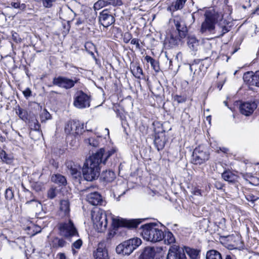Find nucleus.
<instances>
[{
	"mask_svg": "<svg viewBox=\"0 0 259 259\" xmlns=\"http://www.w3.org/2000/svg\"><path fill=\"white\" fill-rule=\"evenodd\" d=\"M60 209L64 213L65 215H68L70 212V203L68 200H62L60 202Z\"/></svg>",
	"mask_w": 259,
	"mask_h": 259,
	"instance_id": "26",
	"label": "nucleus"
},
{
	"mask_svg": "<svg viewBox=\"0 0 259 259\" xmlns=\"http://www.w3.org/2000/svg\"><path fill=\"white\" fill-rule=\"evenodd\" d=\"M29 126L31 130L40 131V125L36 119H32L29 122Z\"/></svg>",
	"mask_w": 259,
	"mask_h": 259,
	"instance_id": "36",
	"label": "nucleus"
},
{
	"mask_svg": "<svg viewBox=\"0 0 259 259\" xmlns=\"http://www.w3.org/2000/svg\"><path fill=\"white\" fill-rule=\"evenodd\" d=\"M187 44L189 47L193 51H196L199 45V41L194 36H190L188 37Z\"/></svg>",
	"mask_w": 259,
	"mask_h": 259,
	"instance_id": "29",
	"label": "nucleus"
},
{
	"mask_svg": "<svg viewBox=\"0 0 259 259\" xmlns=\"http://www.w3.org/2000/svg\"><path fill=\"white\" fill-rule=\"evenodd\" d=\"M230 31V29L227 26H223L222 29L221 34H220L221 36H223L225 33L229 32Z\"/></svg>",
	"mask_w": 259,
	"mask_h": 259,
	"instance_id": "58",
	"label": "nucleus"
},
{
	"mask_svg": "<svg viewBox=\"0 0 259 259\" xmlns=\"http://www.w3.org/2000/svg\"><path fill=\"white\" fill-rule=\"evenodd\" d=\"M140 40L138 38H133L131 40V43L132 45H134L136 46V47L137 49H140V45L139 43Z\"/></svg>",
	"mask_w": 259,
	"mask_h": 259,
	"instance_id": "53",
	"label": "nucleus"
},
{
	"mask_svg": "<svg viewBox=\"0 0 259 259\" xmlns=\"http://www.w3.org/2000/svg\"><path fill=\"white\" fill-rule=\"evenodd\" d=\"M186 1L187 0H177L168 8V10L173 11L181 10L184 7Z\"/></svg>",
	"mask_w": 259,
	"mask_h": 259,
	"instance_id": "25",
	"label": "nucleus"
},
{
	"mask_svg": "<svg viewBox=\"0 0 259 259\" xmlns=\"http://www.w3.org/2000/svg\"><path fill=\"white\" fill-rule=\"evenodd\" d=\"M76 121L69 120L68 121L65 126V132L67 134L74 135L75 128L76 127Z\"/></svg>",
	"mask_w": 259,
	"mask_h": 259,
	"instance_id": "24",
	"label": "nucleus"
},
{
	"mask_svg": "<svg viewBox=\"0 0 259 259\" xmlns=\"http://www.w3.org/2000/svg\"><path fill=\"white\" fill-rule=\"evenodd\" d=\"M223 179L229 182H233L235 181V175L230 170H226L222 174Z\"/></svg>",
	"mask_w": 259,
	"mask_h": 259,
	"instance_id": "33",
	"label": "nucleus"
},
{
	"mask_svg": "<svg viewBox=\"0 0 259 259\" xmlns=\"http://www.w3.org/2000/svg\"><path fill=\"white\" fill-rule=\"evenodd\" d=\"M86 199L93 205H102L104 202L102 195L98 192L90 193L87 195Z\"/></svg>",
	"mask_w": 259,
	"mask_h": 259,
	"instance_id": "12",
	"label": "nucleus"
},
{
	"mask_svg": "<svg viewBox=\"0 0 259 259\" xmlns=\"http://www.w3.org/2000/svg\"><path fill=\"white\" fill-rule=\"evenodd\" d=\"M181 38L180 37L174 36L173 34H170L169 38H167L165 40V43L167 42L169 44V47L170 48H172L175 46H177L179 45V42L181 40Z\"/></svg>",
	"mask_w": 259,
	"mask_h": 259,
	"instance_id": "27",
	"label": "nucleus"
},
{
	"mask_svg": "<svg viewBox=\"0 0 259 259\" xmlns=\"http://www.w3.org/2000/svg\"><path fill=\"white\" fill-rule=\"evenodd\" d=\"M174 21L176 29L178 32L179 36L181 38H185L187 35L188 30L184 22L179 18L174 19Z\"/></svg>",
	"mask_w": 259,
	"mask_h": 259,
	"instance_id": "13",
	"label": "nucleus"
},
{
	"mask_svg": "<svg viewBox=\"0 0 259 259\" xmlns=\"http://www.w3.org/2000/svg\"><path fill=\"white\" fill-rule=\"evenodd\" d=\"M145 59L148 63H150V64H151V63L155 60V59H154L153 58L149 56H146L145 57Z\"/></svg>",
	"mask_w": 259,
	"mask_h": 259,
	"instance_id": "59",
	"label": "nucleus"
},
{
	"mask_svg": "<svg viewBox=\"0 0 259 259\" xmlns=\"http://www.w3.org/2000/svg\"><path fill=\"white\" fill-rule=\"evenodd\" d=\"M254 14H259V5L256 8L255 10L253 12Z\"/></svg>",
	"mask_w": 259,
	"mask_h": 259,
	"instance_id": "63",
	"label": "nucleus"
},
{
	"mask_svg": "<svg viewBox=\"0 0 259 259\" xmlns=\"http://www.w3.org/2000/svg\"><path fill=\"white\" fill-rule=\"evenodd\" d=\"M85 141H88L89 144L93 147H96L99 145L98 140L95 138L92 137L85 140Z\"/></svg>",
	"mask_w": 259,
	"mask_h": 259,
	"instance_id": "45",
	"label": "nucleus"
},
{
	"mask_svg": "<svg viewBox=\"0 0 259 259\" xmlns=\"http://www.w3.org/2000/svg\"><path fill=\"white\" fill-rule=\"evenodd\" d=\"M245 197L247 201L252 202V203H254L259 198L258 197L254 196L252 194H249L246 195Z\"/></svg>",
	"mask_w": 259,
	"mask_h": 259,
	"instance_id": "49",
	"label": "nucleus"
},
{
	"mask_svg": "<svg viewBox=\"0 0 259 259\" xmlns=\"http://www.w3.org/2000/svg\"><path fill=\"white\" fill-rule=\"evenodd\" d=\"M200 60H194L193 63L192 64L189 65V69L192 72L193 69L195 70L194 72V74L195 73V71H196V67L197 64L200 62Z\"/></svg>",
	"mask_w": 259,
	"mask_h": 259,
	"instance_id": "52",
	"label": "nucleus"
},
{
	"mask_svg": "<svg viewBox=\"0 0 259 259\" xmlns=\"http://www.w3.org/2000/svg\"><path fill=\"white\" fill-rule=\"evenodd\" d=\"M117 229L118 228L115 230L113 229V230H111L108 232L107 236V240H110L116 234L115 231L117 230Z\"/></svg>",
	"mask_w": 259,
	"mask_h": 259,
	"instance_id": "54",
	"label": "nucleus"
},
{
	"mask_svg": "<svg viewBox=\"0 0 259 259\" xmlns=\"http://www.w3.org/2000/svg\"><path fill=\"white\" fill-rule=\"evenodd\" d=\"M51 180L52 182L60 185H65L67 183L66 178L59 174L53 175Z\"/></svg>",
	"mask_w": 259,
	"mask_h": 259,
	"instance_id": "23",
	"label": "nucleus"
},
{
	"mask_svg": "<svg viewBox=\"0 0 259 259\" xmlns=\"http://www.w3.org/2000/svg\"><path fill=\"white\" fill-rule=\"evenodd\" d=\"M109 3L111 6L113 7H120L123 5V3L121 0H110Z\"/></svg>",
	"mask_w": 259,
	"mask_h": 259,
	"instance_id": "48",
	"label": "nucleus"
},
{
	"mask_svg": "<svg viewBox=\"0 0 259 259\" xmlns=\"http://www.w3.org/2000/svg\"><path fill=\"white\" fill-rule=\"evenodd\" d=\"M130 68L134 76L137 78H140L141 76L143 75V70L140 66L136 63H132L131 64Z\"/></svg>",
	"mask_w": 259,
	"mask_h": 259,
	"instance_id": "22",
	"label": "nucleus"
},
{
	"mask_svg": "<svg viewBox=\"0 0 259 259\" xmlns=\"http://www.w3.org/2000/svg\"><path fill=\"white\" fill-rule=\"evenodd\" d=\"M0 158L2 160L7 163H10L12 161V158L3 150L0 152Z\"/></svg>",
	"mask_w": 259,
	"mask_h": 259,
	"instance_id": "35",
	"label": "nucleus"
},
{
	"mask_svg": "<svg viewBox=\"0 0 259 259\" xmlns=\"http://www.w3.org/2000/svg\"><path fill=\"white\" fill-rule=\"evenodd\" d=\"M115 178V174L111 170L103 171L100 176V180L106 183L111 182Z\"/></svg>",
	"mask_w": 259,
	"mask_h": 259,
	"instance_id": "20",
	"label": "nucleus"
},
{
	"mask_svg": "<svg viewBox=\"0 0 259 259\" xmlns=\"http://www.w3.org/2000/svg\"><path fill=\"white\" fill-rule=\"evenodd\" d=\"M58 229L60 235L65 238L78 236L77 230L73 222L70 220L67 222L59 223Z\"/></svg>",
	"mask_w": 259,
	"mask_h": 259,
	"instance_id": "6",
	"label": "nucleus"
},
{
	"mask_svg": "<svg viewBox=\"0 0 259 259\" xmlns=\"http://www.w3.org/2000/svg\"><path fill=\"white\" fill-rule=\"evenodd\" d=\"M243 79L250 85L259 87V70L253 74L252 72H246L244 75Z\"/></svg>",
	"mask_w": 259,
	"mask_h": 259,
	"instance_id": "11",
	"label": "nucleus"
},
{
	"mask_svg": "<svg viewBox=\"0 0 259 259\" xmlns=\"http://www.w3.org/2000/svg\"><path fill=\"white\" fill-rule=\"evenodd\" d=\"M23 94L25 98H28L31 96V91L29 88H27L23 91Z\"/></svg>",
	"mask_w": 259,
	"mask_h": 259,
	"instance_id": "55",
	"label": "nucleus"
},
{
	"mask_svg": "<svg viewBox=\"0 0 259 259\" xmlns=\"http://www.w3.org/2000/svg\"><path fill=\"white\" fill-rule=\"evenodd\" d=\"M192 193L194 195L202 196L201 190L198 188L195 187L192 190Z\"/></svg>",
	"mask_w": 259,
	"mask_h": 259,
	"instance_id": "56",
	"label": "nucleus"
},
{
	"mask_svg": "<svg viewBox=\"0 0 259 259\" xmlns=\"http://www.w3.org/2000/svg\"><path fill=\"white\" fill-rule=\"evenodd\" d=\"M110 0H103V3L105 7L108 6L109 5H110V4L109 3Z\"/></svg>",
	"mask_w": 259,
	"mask_h": 259,
	"instance_id": "62",
	"label": "nucleus"
},
{
	"mask_svg": "<svg viewBox=\"0 0 259 259\" xmlns=\"http://www.w3.org/2000/svg\"><path fill=\"white\" fill-rule=\"evenodd\" d=\"M209 154L203 146H198L194 150L192 155V163L201 164L209 159Z\"/></svg>",
	"mask_w": 259,
	"mask_h": 259,
	"instance_id": "8",
	"label": "nucleus"
},
{
	"mask_svg": "<svg viewBox=\"0 0 259 259\" xmlns=\"http://www.w3.org/2000/svg\"><path fill=\"white\" fill-rule=\"evenodd\" d=\"M17 113L23 120L26 121L28 119L27 112L25 110L19 108Z\"/></svg>",
	"mask_w": 259,
	"mask_h": 259,
	"instance_id": "38",
	"label": "nucleus"
},
{
	"mask_svg": "<svg viewBox=\"0 0 259 259\" xmlns=\"http://www.w3.org/2000/svg\"><path fill=\"white\" fill-rule=\"evenodd\" d=\"M82 245V241L80 239L77 240L72 244V251L74 254H75L76 252L74 249H79Z\"/></svg>",
	"mask_w": 259,
	"mask_h": 259,
	"instance_id": "40",
	"label": "nucleus"
},
{
	"mask_svg": "<svg viewBox=\"0 0 259 259\" xmlns=\"http://www.w3.org/2000/svg\"><path fill=\"white\" fill-rule=\"evenodd\" d=\"M92 218L94 225L99 232H103L106 230L108 224V218L111 219L112 227L114 230L120 227L136 228L145 220L141 219L126 220L119 217L114 218L111 213L105 212L103 210L92 212Z\"/></svg>",
	"mask_w": 259,
	"mask_h": 259,
	"instance_id": "1",
	"label": "nucleus"
},
{
	"mask_svg": "<svg viewBox=\"0 0 259 259\" xmlns=\"http://www.w3.org/2000/svg\"><path fill=\"white\" fill-rule=\"evenodd\" d=\"M91 100V96L80 90L74 95L73 104L77 109H84L90 107Z\"/></svg>",
	"mask_w": 259,
	"mask_h": 259,
	"instance_id": "7",
	"label": "nucleus"
},
{
	"mask_svg": "<svg viewBox=\"0 0 259 259\" xmlns=\"http://www.w3.org/2000/svg\"><path fill=\"white\" fill-rule=\"evenodd\" d=\"M141 240L138 238L129 239L117 246L116 251L118 254L130 255L135 249L141 245Z\"/></svg>",
	"mask_w": 259,
	"mask_h": 259,
	"instance_id": "5",
	"label": "nucleus"
},
{
	"mask_svg": "<svg viewBox=\"0 0 259 259\" xmlns=\"http://www.w3.org/2000/svg\"><path fill=\"white\" fill-rule=\"evenodd\" d=\"M166 143V138L164 135H156L154 141V145L158 151L162 150Z\"/></svg>",
	"mask_w": 259,
	"mask_h": 259,
	"instance_id": "19",
	"label": "nucleus"
},
{
	"mask_svg": "<svg viewBox=\"0 0 259 259\" xmlns=\"http://www.w3.org/2000/svg\"><path fill=\"white\" fill-rule=\"evenodd\" d=\"M14 197V191H12V189L10 188L7 189L5 193V197L6 199L8 201L11 200Z\"/></svg>",
	"mask_w": 259,
	"mask_h": 259,
	"instance_id": "41",
	"label": "nucleus"
},
{
	"mask_svg": "<svg viewBox=\"0 0 259 259\" xmlns=\"http://www.w3.org/2000/svg\"><path fill=\"white\" fill-rule=\"evenodd\" d=\"M26 204H32L33 206H35L39 209L42 208L41 204L38 201L33 199L30 201H28L26 202Z\"/></svg>",
	"mask_w": 259,
	"mask_h": 259,
	"instance_id": "44",
	"label": "nucleus"
},
{
	"mask_svg": "<svg viewBox=\"0 0 259 259\" xmlns=\"http://www.w3.org/2000/svg\"><path fill=\"white\" fill-rule=\"evenodd\" d=\"M83 23V20H82L81 19L78 18L77 19V21H76L75 24L77 26H79L80 24H82Z\"/></svg>",
	"mask_w": 259,
	"mask_h": 259,
	"instance_id": "60",
	"label": "nucleus"
},
{
	"mask_svg": "<svg viewBox=\"0 0 259 259\" xmlns=\"http://www.w3.org/2000/svg\"><path fill=\"white\" fill-rule=\"evenodd\" d=\"M116 152L115 149H111L105 152L104 148L98 151L86 160L82 167L83 177L87 181H93L100 175V164H105L107 159Z\"/></svg>",
	"mask_w": 259,
	"mask_h": 259,
	"instance_id": "2",
	"label": "nucleus"
},
{
	"mask_svg": "<svg viewBox=\"0 0 259 259\" xmlns=\"http://www.w3.org/2000/svg\"><path fill=\"white\" fill-rule=\"evenodd\" d=\"M67 244L66 241L63 238H59L55 237L52 243V246L54 248H58L60 247H63Z\"/></svg>",
	"mask_w": 259,
	"mask_h": 259,
	"instance_id": "30",
	"label": "nucleus"
},
{
	"mask_svg": "<svg viewBox=\"0 0 259 259\" xmlns=\"http://www.w3.org/2000/svg\"><path fill=\"white\" fill-rule=\"evenodd\" d=\"M51 117V114L47 111L46 109H44L40 114V118L42 122L50 119Z\"/></svg>",
	"mask_w": 259,
	"mask_h": 259,
	"instance_id": "39",
	"label": "nucleus"
},
{
	"mask_svg": "<svg viewBox=\"0 0 259 259\" xmlns=\"http://www.w3.org/2000/svg\"><path fill=\"white\" fill-rule=\"evenodd\" d=\"M151 67L156 72H158L160 70L159 62L156 60L153 62L151 64Z\"/></svg>",
	"mask_w": 259,
	"mask_h": 259,
	"instance_id": "51",
	"label": "nucleus"
},
{
	"mask_svg": "<svg viewBox=\"0 0 259 259\" xmlns=\"http://www.w3.org/2000/svg\"><path fill=\"white\" fill-rule=\"evenodd\" d=\"M164 236L163 240L165 244H171L175 242V238L171 232H164Z\"/></svg>",
	"mask_w": 259,
	"mask_h": 259,
	"instance_id": "31",
	"label": "nucleus"
},
{
	"mask_svg": "<svg viewBox=\"0 0 259 259\" xmlns=\"http://www.w3.org/2000/svg\"><path fill=\"white\" fill-rule=\"evenodd\" d=\"M104 7L103 0H98L94 5L95 10H99Z\"/></svg>",
	"mask_w": 259,
	"mask_h": 259,
	"instance_id": "47",
	"label": "nucleus"
},
{
	"mask_svg": "<svg viewBox=\"0 0 259 259\" xmlns=\"http://www.w3.org/2000/svg\"><path fill=\"white\" fill-rule=\"evenodd\" d=\"M79 79L74 77V79L66 77L59 76L53 79V85L64 88L66 90L73 88L75 83L78 82Z\"/></svg>",
	"mask_w": 259,
	"mask_h": 259,
	"instance_id": "9",
	"label": "nucleus"
},
{
	"mask_svg": "<svg viewBox=\"0 0 259 259\" xmlns=\"http://www.w3.org/2000/svg\"><path fill=\"white\" fill-rule=\"evenodd\" d=\"M201 63L199 66L200 71H205L210 66L211 64V60L209 57H206L201 60Z\"/></svg>",
	"mask_w": 259,
	"mask_h": 259,
	"instance_id": "32",
	"label": "nucleus"
},
{
	"mask_svg": "<svg viewBox=\"0 0 259 259\" xmlns=\"http://www.w3.org/2000/svg\"><path fill=\"white\" fill-rule=\"evenodd\" d=\"M76 127L75 128L74 135H78L82 133L83 129V125L80 123L78 121H76Z\"/></svg>",
	"mask_w": 259,
	"mask_h": 259,
	"instance_id": "42",
	"label": "nucleus"
},
{
	"mask_svg": "<svg viewBox=\"0 0 259 259\" xmlns=\"http://www.w3.org/2000/svg\"><path fill=\"white\" fill-rule=\"evenodd\" d=\"M168 259H187L183 250L170 249L167 254Z\"/></svg>",
	"mask_w": 259,
	"mask_h": 259,
	"instance_id": "17",
	"label": "nucleus"
},
{
	"mask_svg": "<svg viewBox=\"0 0 259 259\" xmlns=\"http://www.w3.org/2000/svg\"><path fill=\"white\" fill-rule=\"evenodd\" d=\"M132 39V34L128 32H126L123 35V40L124 42L127 44Z\"/></svg>",
	"mask_w": 259,
	"mask_h": 259,
	"instance_id": "46",
	"label": "nucleus"
},
{
	"mask_svg": "<svg viewBox=\"0 0 259 259\" xmlns=\"http://www.w3.org/2000/svg\"><path fill=\"white\" fill-rule=\"evenodd\" d=\"M257 107V105L255 102H245L241 104L240 106V112L245 115L249 116L251 114L254 109Z\"/></svg>",
	"mask_w": 259,
	"mask_h": 259,
	"instance_id": "14",
	"label": "nucleus"
},
{
	"mask_svg": "<svg viewBox=\"0 0 259 259\" xmlns=\"http://www.w3.org/2000/svg\"><path fill=\"white\" fill-rule=\"evenodd\" d=\"M12 39L16 43H20L22 41V39L19 37V35L17 33L12 32Z\"/></svg>",
	"mask_w": 259,
	"mask_h": 259,
	"instance_id": "50",
	"label": "nucleus"
},
{
	"mask_svg": "<svg viewBox=\"0 0 259 259\" xmlns=\"http://www.w3.org/2000/svg\"><path fill=\"white\" fill-rule=\"evenodd\" d=\"M57 194V190L56 187H52L47 191V197L50 199L55 198Z\"/></svg>",
	"mask_w": 259,
	"mask_h": 259,
	"instance_id": "37",
	"label": "nucleus"
},
{
	"mask_svg": "<svg viewBox=\"0 0 259 259\" xmlns=\"http://www.w3.org/2000/svg\"><path fill=\"white\" fill-rule=\"evenodd\" d=\"M140 228L142 229V236L145 240L153 243L163 240L164 231L159 228L157 224L147 223L142 225Z\"/></svg>",
	"mask_w": 259,
	"mask_h": 259,
	"instance_id": "3",
	"label": "nucleus"
},
{
	"mask_svg": "<svg viewBox=\"0 0 259 259\" xmlns=\"http://www.w3.org/2000/svg\"><path fill=\"white\" fill-rule=\"evenodd\" d=\"M94 256L95 259H109L107 250L102 243L99 244Z\"/></svg>",
	"mask_w": 259,
	"mask_h": 259,
	"instance_id": "15",
	"label": "nucleus"
},
{
	"mask_svg": "<svg viewBox=\"0 0 259 259\" xmlns=\"http://www.w3.org/2000/svg\"><path fill=\"white\" fill-rule=\"evenodd\" d=\"M206 259H222V256L220 252L211 249L207 251Z\"/></svg>",
	"mask_w": 259,
	"mask_h": 259,
	"instance_id": "28",
	"label": "nucleus"
},
{
	"mask_svg": "<svg viewBox=\"0 0 259 259\" xmlns=\"http://www.w3.org/2000/svg\"><path fill=\"white\" fill-rule=\"evenodd\" d=\"M99 22L104 27H107L115 22V18L111 13L107 9L99 14Z\"/></svg>",
	"mask_w": 259,
	"mask_h": 259,
	"instance_id": "10",
	"label": "nucleus"
},
{
	"mask_svg": "<svg viewBox=\"0 0 259 259\" xmlns=\"http://www.w3.org/2000/svg\"><path fill=\"white\" fill-rule=\"evenodd\" d=\"M60 259H66V256L63 253H61L60 255Z\"/></svg>",
	"mask_w": 259,
	"mask_h": 259,
	"instance_id": "64",
	"label": "nucleus"
},
{
	"mask_svg": "<svg viewBox=\"0 0 259 259\" xmlns=\"http://www.w3.org/2000/svg\"><path fill=\"white\" fill-rule=\"evenodd\" d=\"M205 19L202 23L200 31L206 34L214 33L215 25L220 18V14L214 9L206 11L204 14Z\"/></svg>",
	"mask_w": 259,
	"mask_h": 259,
	"instance_id": "4",
	"label": "nucleus"
},
{
	"mask_svg": "<svg viewBox=\"0 0 259 259\" xmlns=\"http://www.w3.org/2000/svg\"><path fill=\"white\" fill-rule=\"evenodd\" d=\"M156 254L155 248L153 247H146L140 254L138 259H153Z\"/></svg>",
	"mask_w": 259,
	"mask_h": 259,
	"instance_id": "16",
	"label": "nucleus"
},
{
	"mask_svg": "<svg viewBox=\"0 0 259 259\" xmlns=\"http://www.w3.org/2000/svg\"><path fill=\"white\" fill-rule=\"evenodd\" d=\"M214 187L218 190L222 189L224 186V184L222 182L218 181H215V182L214 183Z\"/></svg>",
	"mask_w": 259,
	"mask_h": 259,
	"instance_id": "57",
	"label": "nucleus"
},
{
	"mask_svg": "<svg viewBox=\"0 0 259 259\" xmlns=\"http://www.w3.org/2000/svg\"><path fill=\"white\" fill-rule=\"evenodd\" d=\"M66 166L69 170V172L74 177L77 178L80 176V172L78 171V166L75 165L72 161H67L66 162Z\"/></svg>",
	"mask_w": 259,
	"mask_h": 259,
	"instance_id": "21",
	"label": "nucleus"
},
{
	"mask_svg": "<svg viewBox=\"0 0 259 259\" xmlns=\"http://www.w3.org/2000/svg\"><path fill=\"white\" fill-rule=\"evenodd\" d=\"M173 99L174 101H176L178 103L180 104L185 102L187 98L184 96L176 95L174 96Z\"/></svg>",
	"mask_w": 259,
	"mask_h": 259,
	"instance_id": "43",
	"label": "nucleus"
},
{
	"mask_svg": "<svg viewBox=\"0 0 259 259\" xmlns=\"http://www.w3.org/2000/svg\"><path fill=\"white\" fill-rule=\"evenodd\" d=\"M183 250L184 252H186L188 255L191 259H199L201 251L200 249L184 246Z\"/></svg>",
	"mask_w": 259,
	"mask_h": 259,
	"instance_id": "18",
	"label": "nucleus"
},
{
	"mask_svg": "<svg viewBox=\"0 0 259 259\" xmlns=\"http://www.w3.org/2000/svg\"><path fill=\"white\" fill-rule=\"evenodd\" d=\"M64 28H65V29H66V33H68V32H69V29H70V25H69V23H67V25H65L64 26Z\"/></svg>",
	"mask_w": 259,
	"mask_h": 259,
	"instance_id": "61",
	"label": "nucleus"
},
{
	"mask_svg": "<svg viewBox=\"0 0 259 259\" xmlns=\"http://www.w3.org/2000/svg\"><path fill=\"white\" fill-rule=\"evenodd\" d=\"M11 6L14 9L20 11H24L26 8V5L24 3H21L19 0H16L11 3Z\"/></svg>",
	"mask_w": 259,
	"mask_h": 259,
	"instance_id": "34",
	"label": "nucleus"
}]
</instances>
